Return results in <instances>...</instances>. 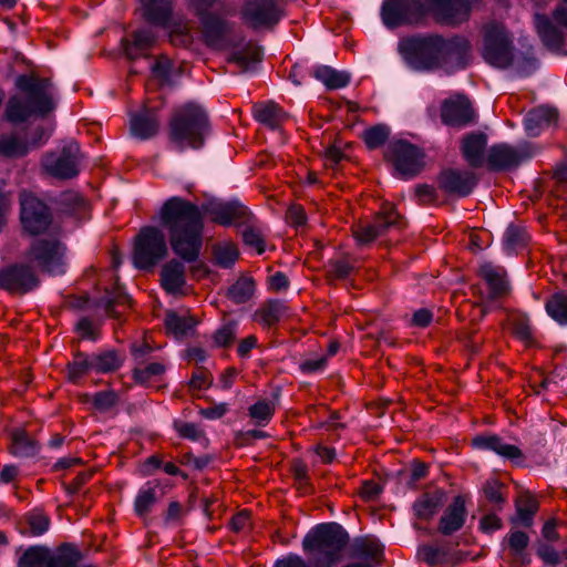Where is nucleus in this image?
Here are the masks:
<instances>
[{"instance_id": "1", "label": "nucleus", "mask_w": 567, "mask_h": 567, "mask_svg": "<svg viewBox=\"0 0 567 567\" xmlns=\"http://www.w3.org/2000/svg\"><path fill=\"white\" fill-rule=\"evenodd\" d=\"M204 214L224 227L249 225L255 217L237 198L213 199L200 207L179 196L166 199L159 210V225L167 231L173 252L181 259H171L161 270V287L169 295L181 292L186 284L183 261L193 264L199 259L204 244Z\"/></svg>"}, {"instance_id": "2", "label": "nucleus", "mask_w": 567, "mask_h": 567, "mask_svg": "<svg viewBox=\"0 0 567 567\" xmlns=\"http://www.w3.org/2000/svg\"><path fill=\"white\" fill-rule=\"evenodd\" d=\"M213 132L207 110L195 101H188L175 110L168 122V138L183 152L199 151Z\"/></svg>"}, {"instance_id": "3", "label": "nucleus", "mask_w": 567, "mask_h": 567, "mask_svg": "<svg viewBox=\"0 0 567 567\" xmlns=\"http://www.w3.org/2000/svg\"><path fill=\"white\" fill-rule=\"evenodd\" d=\"M350 543L347 529L337 522L319 523L311 527L302 539V550L321 567H333L343 559Z\"/></svg>"}, {"instance_id": "4", "label": "nucleus", "mask_w": 567, "mask_h": 567, "mask_svg": "<svg viewBox=\"0 0 567 567\" xmlns=\"http://www.w3.org/2000/svg\"><path fill=\"white\" fill-rule=\"evenodd\" d=\"M442 43V34H413L400 39L398 52L404 65L413 72L426 73L439 68V44Z\"/></svg>"}, {"instance_id": "5", "label": "nucleus", "mask_w": 567, "mask_h": 567, "mask_svg": "<svg viewBox=\"0 0 567 567\" xmlns=\"http://www.w3.org/2000/svg\"><path fill=\"white\" fill-rule=\"evenodd\" d=\"M156 226H144L135 237L132 259L136 269L152 271L168 256L165 234Z\"/></svg>"}, {"instance_id": "6", "label": "nucleus", "mask_w": 567, "mask_h": 567, "mask_svg": "<svg viewBox=\"0 0 567 567\" xmlns=\"http://www.w3.org/2000/svg\"><path fill=\"white\" fill-rule=\"evenodd\" d=\"M514 42L507 29L497 22L484 27L482 58L491 66L506 70L514 63Z\"/></svg>"}, {"instance_id": "7", "label": "nucleus", "mask_w": 567, "mask_h": 567, "mask_svg": "<svg viewBox=\"0 0 567 567\" xmlns=\"http://www.w3.org/2000/svg\"><path fill=\"white\" fill-rule=\"evenodd\" d=\"M19 218L24 233L39 236L53 224L52 207L33 192L22 189L19 193Z\"/></svg>"}, {"instance_id": "8", "label": "nucleus", "mask_w": 567, "mask_h": 567, "mask_svg": "<svg viewBox=\"0 0 567 567\" xmlns=\"http://www.w3.org/2000/svg\"><path fill=\"white\" fill-rule=\"evenodd\" d=\"M424 152L408 140H392L384 150V159L391 163L393 175L403 179H412L423 168Z\"/></svg>"}, {"instance_id": "9", "label": "nucleus", "mask_w": 567, "mask_h": 567, "mask_svg": "<svg viewBox=\"0 0 567 567\" xmlns=\"http://www.w3.org/2000/svg\"><path fill=\"white\" fill-rule=\"evenodd\" d=\"M65 255L66 246L59 239L40 238L31 244L25 256L40 271L56 277L68 270Z\"/></svg>"}, {"instance_id": "10", "label": "nucleus", "mask_w": 567, "mask_h": 567, "mask_svg": "<svg viewBox=\"0 0 567 567\" xmlns=\"http://www.w3.org/2000/svg\"><path fill=\"white\" fill-rule=\"evenodd\" d=\"M380 19L389 31L402 27L417 25L426 19L423 0H382Z\"/></svg>"}, {"instance_id": "11", "label": "nucleus", "mask_w": 567, "mask_h": 567, "mask_svg": "<svg viewBox=\"0 0 567 567\" xmlns=\"http://www.w3.org/2000/svg\"><path fill=\"white\" fill-rule=\"evenodd\" d=\"M282 17L277 0H246L239 11L241 22L252 31L274 30Z\"/></svg>"}, {"instance_id": "12", "label": "nucleus", "mask_w": 567, "mask_h": 567, "mask_svg": "<svg viewBox=\"0 0 567 567\" xmlns=\"http://www.w3.org/2000/svg\"><path fill=\"white\" fill-rule=\"evenodd\" d=\"M41 280L35 270L25 262H12L0 267V289L12 295H28L37 290Z\"/></svg>"}, {"instance_id": "13", "label": "nucleus", "mask_w": 567, "mask_h": 567, "mask_svg": "<svg viewBox=\"0 0 567 567\" xmlns=\"http://www.w3.org/2000/svg\"><path fill=\"white\" fill-rule=\"evenodd\" d=\"M439 47V68H444L449 74L464 71L470 66L472 45L464 35L454 34L447 39L442 35V43Z\"/></svg>"}, {"instance_id": "14", "label": "nucleus", "mask_w": 567, "mask_h": 567, "mask_svg": "<svg viewBox=\"0 0 567 567\" xmlns=\"http://www.w3.org/2000/svg\"><path fill=\"white\" fill-rule=\"evenodd\" d=\"M81 151L75 141L63 145L60 153H48L43 158L44 169L59 179H72L79 175Z\"/></svg>"}, {"instance_id": "15", "label": "nucleus", "mask_w": 567, "mask_h": 567, "mask_svg": "<svg viewBox=\"0 0 567 567\" xmlns=\"http://www.w3.org/2000/svg\"><path fill=\"white\" fill-rule=\"evenodd\" d=\"M478 181L472 171L445 167L436 176V186L447 196L465 198L473 194Z\"/></svg>"}, {"instance_id": "16", "label": "nucleus", "mask_w": 567, "mask_h": 567, "mask_svg": "<svg viewBox=\"0 0 567 567\" xmlns=\"http://www.w3.org/2000/svg\"><path fill=\"white\" fill-rule=\"evenodd\" d=\"M473 450L480 452H491L499 456L504 461L511 462L514 466L524 467L526 465V456L522 450L505 440L496 433H480L471 441Z\"/></svg>"}, {"instance_id": "17", "label": "nucleus", "mask_w": 567, "mask_h": 567, "mask_svg": "<svg viewBox=\"0 0 567 567\" xmlns=\"http://www.w3.org/2000/svg\"><path fill=\"white\" fill-rule=\"evenodd\" d=\"M406 225L405 218L394 208L378 214L373 223L360 225L353 230V236L360 246L373 243L378 237L385 235L390 229H402Z\"/></svg>"}, {"instance_id": "18", "label": "nucleus", "mask_w": 567, "mask_h": 567, "mask_svg": "<svg viewBox=\"0 0 567 567\" xmlns=\"http://www.w3.org/2000/svg\"><path fill=\"white\" fill-rule=\"evenodd\" d=\"M204 43L210 49H224L230 45L229 37L234 30V23L223 18L215 11H209L197 18Z\"/></svg>"}, {"instance_id": "19", "label": "nucleus", "mask_w": 567, "mask_h": 567, "mask_svg": "<svg viewBox=\"0 0 567 567\" xmlns=\"http://www.w3.org/2000/svg\"><path fill=\"white\" fill-rule=\"evenodd\" d=\"M14 86L20 92L30 95L31 102L44 117L55 109L54 101L48 92L51 81L47 78H35L28 74H20L16 78Z\"/></svg>"}, {"instance_id": "20", "label": "nucleus", "mask_w": 567, "mask_h": 567, "mask_svg": "<svg viewBox=\"0 0 567 567\" xmlns=\"http://www.w3.org/2000/svg\"><path fill=\"white\" fill-rule=\"evenodd\" d=\"M530 158V154L508 143H495L488 147L486 166L489 172H509Z\"/></svg>"}, {"instance_id": "21", "label": "nucleus", "mask_w": 567, "mask_h": 567, "mask_svg": "<svg viewBox=\"0 0 567 567\" xmlns=\"http://www.w3.org/2000/svg\"><path fill=\"white\" fill-rule=\"evenodd\" d=\"M440 116L444 125L462 128L472 124L476 114L470 99L465 94H458L442 102Z\"/></svg>"}, {"instance_id": "22", "label": "nucleus", "mask_w": 567, "mask_h": 567, "mask_svg": "<svg viewBox=\"0 0 567 567\" xmlns=\"http://www.w3.org/2000/svg\"><path fill=\"white\" fill-rule=\"evenodd\" d=\"M70 543L59 545L53 551L43 545L28 547L18 560V567H60Z\"/></svg>"}, {"instance_id": "23", "label": "nucleus", "mask_w": 567, "mask_h": 567, "mask_svg": "<svg viewBox=\"0 0 567 567\" xmlns=\"http://www.w3.org/2000/svg\"><path fill=\"white\" fill-rule=\"evenodd\" d=\"M429 475V465L419 460L411 462L410 468H400L385 474L384 482L393 483V493L405 495L409 489H415L417 483Z\"/></svg>"}, {"instance_id": "24", "label": "nucleus", "mask_w": 567, "mask_h": 567, "mask_svg": "<svg viewBox=\"0 0 567 567\" xmlns=\"http://www.w3.org/2000/svg\"><path fill=\"white\" fill-rule=\"evenodd\" d=\"M488 136L482 131H472L462 137L460 151L463 159L473 169L485 166L487 156Z\"/></svg>"}, {"instance_id": "25", "label": "nucleus", "mask_w": 567, "mask_h": 567, "mask_svg": "<svg viewBox=\"0 0 567 567\" xmlns=\"http://www.w3.org/2000/svg\"><path fill=\"white\" fill-rule=\"evenodd\" d=\"M158 109L144 106L130 113V133L140 141H148L159 132Z\"/></svg>"}, {"instance_id": "26", "label": "nucleus", "mask_w": 567, "mask_h": 567, "mask_svg": "<svg viewBox=\"0 0 567 567\" xmlns=\"http://www.w3.org/2000/svg\"><path fill=\"white\" fill-rule=\"evenodd\" d=\"M467 508L465 496L458 494L444 509L439 519L437 532L443 536H452L461 530L466 523Z\"/></svg>"}, {"instance_id": "27", "label": "nucleus", "mask_w": 567, "mask_h": 567, "mask_svg": "<svg viewBox=\"0 0 567 567\" xmlns=\"http://www.w3.org/2000/svg\"><path fill=\"white\" fill-rule=\"evenodd\" d=\"M478 276L488 287V300H496L511 292V282L504 267L484 262L478 268Z\"/></svg>"}, {"instance_id": "28", "label": "nucleus", "mask_w": 567, "mask_h": 567, "mask_svg": "<svg viewBox=\"0 0 567 567\" xmlns=\"http://www.w3.org/2000/svg\"><path fill=\"white\" fill-rule=\"evenodd\" d=\"M143 19L159 28H168L173 23L174 1L173 0H140Z\"/></svg>"}, {"instance_id": "29", "label": "nucleus", "mask_w": 567, "mask_h": 567, "mask_svg": "<svg viewBox=\"0 0 567 567\" xmlns=\"http://www.w3.org/2000/svg\"><path fill=\"white\" fill-rule=\"evenodd\" d=\"M558 111L548 105H539L527 112L523 120L524 130L527 136L537 137L543 128L557 123Z\"/></svg>"}, {"instance_id": "30", "label": "nucleus", "mask_w": 567, "mask_h": 567, "mask_svg": "<svg viewBox=\"0 0 567 567\" xmlns=\"http://www.w3.org/2000/svg\"><path fill=\"white\" fill-rule=\"evenodd\" d=\"M445 499L446 492L442 488L425 492L413 502V514L417 519L430 522L443 507Z\"/></svg>"}, {"instance_id": "31", "label": "nucleus", "mask_w": 567, "mask_h": 567, "mask_svg": "<svg viewBox=\"0 0 567 567\" xmlns=\"http://www.w3.org/2000/svg\"><path fill=\"white\" fill-rule=\"evenodd\" d=\"M535 29L542 43L550 51H559L564 45L563 32L544 13H535Z\"/></svg>"}, {"instance_id": "32", "label": "nucleus", "mask_w": 567, "mask_h": 567, "mask_svg": "<svg viewBox=\"0 0 567 567\" xmlns=\"http://www.w3.org/2000/svg\"><path fill=\"white\" fill-rule=\"evenodd\" d=\"M310 74L329 91L347 87L351 82V73L344 70H337L330 65L316 64Z\"/></svg>"}, {"instance_id": "33", "label": "nucleus", "mask_w": 567, "mask_h": 567, "mask_svg": "<svg viewBox=\"0 0 567 567\" xmlns=\"http://www.w3.org/2000/svg\"><path fill=\"white\" fill-rule=\"evenodd\" d=\"M32 115L40 116V112L27 94L25 101L18 96H11L4 107L3 120L12 125L25 123Z\"/></svg>"}, {"instance_id": "34", "label": "nucleus", "mask_w": 567, "mask_h": 567, "mask_svg": "<svg viewBox=\"0 0 567 567\" xmlns=\"http://www.w3.org/2000/svg\"><path fill=\"white\" fill-rule=\"evenodd\" d=\"M155 42L153 33L147 29H138L132 33V40L121 39L123 53L131 62L137 61L142 56V51L150 49Z\"/></svg>"}, {"instance_id": "35", "label": "nucleus", "mask_w": 567, "mask_h": 567, "mask_svg": "<svg viewBox=\"0 0 567 567\" xmlns=\"http://www.w3.org/2000/svg\"><path fill=\"white\" fill-rule=\"evenodd\" d=\"M256 280L247 275H240L237 280L231 284L225 292V297L234 305H244L249 302L256 295Z\"/></svg>"}, {"instance_id": "36", "label": "nucleus", "mask_w": 567, "mask_h": 567, "mask_svg": "<svg viewBox=\"0 0 567 567\" xmlns=\"http://www.w3.org/2000/svg\"><path fill=\"white\" fill-rule=\"evenodd\" d=\"M286 116L287 113L274 101L259 103L254 106V118L271 131L278 130L280 122L284 121Z\"/></svg>"}, {"instance_id": "37", "label": "nucleus", "mask_w": 567, "mask_h": 567, "mask_svg": "<svg viewBox=\"0 0 567 567\" xmlns=\"http://www.w3.org/2000/svg\"><path fill=\"white\" fill-rule=\"evenodd\" d=\"M264 59V48L256 45L251 48L249 44L241 50L233 51L228 56V62L240 68L241 73L256 71V65Z\"/></svg>"}, {"instance_id": "38", "label": "nucleus", "mask_w": 567, "mask_h": 567, "mask_svg": "<svg viewBox=\"0 0 567 567\" xmlns=\"http://www.w3.org/2000/svg\"><path fill=\"white\" fill-rule=\"evenodd\" d=\"M10 452L13 456L20 458H29L39 454L41 450L40 443L32 439L23 429H16L11 434Z\"/></svg>"}, {"instance_id": "39", "label": "nucleus", "mask_w": 567, "mask_h": 567, "mask_svg": "<svg viewBox=\"0 0 567 567\" xmlns=\"http://www.w3.org/2000/svg\"><path fill=\"white\" fill-rule=\"evenodd\" d=\"M162 486L159 480L147 481L142 485L134 499V513L138 517L147 516L157 502L156 488Z\"/></svg>"}, {"instance_id": "40", "label": "nucleus", "mask_w": 567, "mask_h": 567, "mask_svg": "<svg viewBox=\"0 0 567 567\" xmlns=\"http://www.w3.org/2000/svg\"><path fill=\"white\" fill-rule=\"evenodd\" d=\"M51 207L63 216H74L83 206V198L74 190H64L48 197Z\"/></svg>"}, {"instance_id": "41", "label": "nucleus", "mask_w": 567, "mask_h": 567, "mask_svg": "<svg viewBox=\"0 0 567 567\" xmlns=\"http://www.w3.org/2000/svg\"><path fill=\"white\" fill-rule=\"evenodd\" d=\"M281 388L277 386L271 393V401L258 400L248 409V415L255 420L256 425L266 426L275 414V404L279 402Z\"/></svg>"}, {"instance_id": "42", "label": "nucleus", "mask_w": 567, "mask_h": 567, "mask_svg": "<svg viewBox=\"0 0 567 567\" xmlns=\"http://www.w3.org/2000/svg\"><path fill=\"white\" fill-rule=\"evenodd\" d=\"M131 302V297L124 291L105 290V293L94 300L91 299V308H103L106 316L120 319L117 306H125Z\"/></svg>"}, {"instance_id": "43", "label": "nucleus", "mask_w": 567, "mask_h": 567, "mask_svg": "<svg viewBox=\"0 0 567 567\" xmlns=\"http://www.w3.org/2000/svg\"><path fill=\"white\" fill-rule=\"evenodd\" d=\"M349 544L352 558L378 559L384 551V546L378 539H369L364 536L354 537Z\"/></svg>"}, {"instance_id": "44", "label": "nucleus", "mask_w": 567, "mask_h": 567, "mask_svg": "<svg viewBox=\"0 0 567 567\" xmlns=\"http://www.w3.org/2000/svg\"><path fill=\"white\" fill-rule=\"evenodd\" d=\"M66 372L71 383H79L84 375L95 372L93 354L75 351L72 361L66 363Z\"/></svg>"}, {"instance_id": "45", "label": "nucleus", "mask_w": 567, "mask_h": 567, "mask_svg": "<svg viewBox=\"0 0 567 567\" xmlns=\"http://www.w3.org/2000/svg\"><path fill=\"white\" fill-rule=\"evenodd\" d=\"M545 311L559 327H567V290L553 292L546 299Z\"/></svg>"}, {"instance_id": "46", "label": "nucleus", "mask_w": 567, "mask_h": 567, "mask_svg": "<svg viewBox=\"0 0 567 567\" xmlns=\"http://www.w3.org/2000/svg\"><path fill=\"white\" fill-rule=\"evenodd\" d=\"M93 354L95 373L107 374L120 370L125 355L115 349L102 350Z\"/></svg>"}, {"instance_id": "47", "label": "nucleus", "mask_w": 567, "mask_h": 567, "mask_svg": "<svg viewBox=\"0 0 567 567\" xmlns=\"http://www.w3.org/2000/svg\"><path fill=\"white\" fill-rule=\"evenodd\" d=\"M506 485L497 478L486 480L480 489L481 496L495 512H502L506 503L504 489Z\"/></svg>"}, {"instance_id": "48", "label": "nucleus", "mask_w": 567, "mask_h": 567, "mask_svg": "<svg viewBox=\"0 0 567 567\" xmlns=\"http://www.w3.org/2000/svg\"><path fill=\"white\" fill-rule=\"evenodd\" d=\"M529 240L530 236L525 227L511 223L503 234V249L509 254L518 248H525Z\"/></svg>"}, {"instance_id": "49", "label": "nucleus", "mask_w": 567, "mask_h": 567, "mask_svg": "<svg viewBox=\"0 0 567 567\" xmlns=\"http://www.w3.org/2000/svg\"><path fill=\"white\" fill-rule=\"evenodd\" d=\"M197 320H195L193 317L186 318L179 316L174 310H168L164 319V324L167 331L177 338L188 336L197 326Z\"/></svg>"}, {"instance_id": "50", "label": "nucleus", "mask_w": 567, "mask_h": 567, "mask_svg": "<svg viewBox=\"0 0 567 567\" xmlns=\"http://www.w3.org/2000/svg\"><path fill=\"white\" fill-rule=\"evenodd\" d=\"M391 128L384 123H379L365 128L362 133V140L368 150L373 151L382 147L389 140Z\"/></svg>"}, {"instance_id": "51", "label": "nucleus", "mask_w": 567, "mask_h": 567, "mask_svg": "<svg viewBox=\"0 0 567 567\" xmlns=\"http://www.w3.org/2000/svg\"><path fill=\"white\" fill-rule=\"evenodd\" d=\"M417 556L430 567L447 563L451 551L445 547H437L431 544L420 545L417 548Z\"/></svg>"}, {"instance_id": "52", "label": "nucleus", "mask_w": 567, "mask_h": 567, "mask_svg": "<svg viewBox=\"0 0 567 567\" xmlns=\"http://www.w3.org/2000/svg\"><path fill=\"white\" fill-rule=\"evenodd\" d=\"M286 310L287 307L282 300L268 299L266 303L256 311L255 316L260 315L264 324L274 326L280 321Z\"/></svg>"}, {"instance_id": "53", "label": "nucleus", "mask_w": 567, "mask_h": 567, "mask_svg": "<svg viewBox=\"0 0 567 567\" xmlns=\"http://www.w3.org/2000/svg\"><path fill=\"white\" fill-rule=\"evenodd\" d=\"M516 508V518H512L511 522L513 524L519 523L524 527H532L534 523V517L538 511V503L535 498L528 496L522 504L517 502L515 505Z\"/></svg>"}, {"instance_id": "54", "label": "nucleus", "mask_w": 567, "mask_h": 567, "mask_svg": "<svg viewBox=\"0 0 567 567\" xmlns=\"http://www.w3.org/2000/svg\"><path fill=\"white\" fill-rule=\"evenodd\" d=\"M28 145L14 135L0 136V154L8 158L23 157L28 154Z\"/></svg>"}, {"instance_id": "55", "label": "nucleus", "mask_w": 567, "mask_h": 567, "mask_svg": "<svg viewBox=\"0 0 567 567\" xmlns=\"http://www.w3.org/2000/svg\"><path fill=\"white\" fill-rule=\"evenodd\" d=\"M239 258V250L233 244L214 248L215 264L223 269H231Z\"/></svg>"}, {"instance_id": "56", "label": "nucleus", "mask_w": 567, "mask_h": 567, "mask_svg": "<svg viewBox=\"0 0 567 567\" xmlns=\"http://www.w3.org/2000/svg\"><path fill=\"white\" fill-rule=\"evenodd\" d=\"M540 66L539 60L534 54L533 49L523 52L516 61V73L519 78L526 79L532 76Z\"/></svg>"}, {"instance_id": "57", "label": "nucleus", "mask_w": 567, "mask_h": 567, "mask_svg": "<svg viewBox=\"0 0 567 567\" xmlns=\"http://www.w3.org/2000/svg\"><path fill=\"white\" fill-rule=\"evenodd\" d=\"M238 324L237 320L231 319L218 328L213 336L215 346L218 348L230 347L236 338Z\"/></svg>"}, {"instance_id": "58", "label": "nucleus", "mask_w": 567, "mask_h": 567, "mask_svg": "<svg viewBox=\"0 0 567 567\" xmlns=\"http://www.w3.org/2000/svg\"><path fill=\"white\" fill-rule=\"evenodd\" d=\"M513 333L517 339L530 344L533 339L530 320L527 313H518L512 319Z\"/></svg>"}, {"instance_id": "59", "label": "nucleus", "mask_w": 567, "mask_h": 567, "mask_svg": "<svg viewBox=\"0 0 567 567\" xmlns=\"http://www.w3.org/2000/svg\"><path fill=\"white\" fill-rule=\"evenodd\" d=\"M165 372V365L159 362H152L145 368L135 367L132 371V378L136 384L147 385L148 381Z\"/></svg>"}, {"instance_id": "60", "label": "nucleus", "mask_w": 567, "mask_h": 567, "mask_svg": "<svg viewBox=\"0 0 567 567\" xmlns=\"http://www.w3.org/2000/svg\"><path fill=\"white\" fill-rule=\"evenodd\" d=\"M25 522L29 526L32 536H41L50 528V517L42 512L33 511L25 516Z\"/></svg>"}, {"instance_id": "61", "label": "nucleus", "mask_w": 567, "mask_h": 567, "mask_svg": "<svg viewBox=\"0 0 567 567\" xmlns=\"http://www.w3.org/2000/svg\"><path fill=\"white\" fill-rule=\"evenodd\" d=\"M120 401L118 394L114 390L99 391L93 395L92 404L99 412H109Z\"/></svg>"}, {"instance_id": "62", "label": "nucleus", "mask_w": 567, "mask_h": 567, "mask_svg": "<svg viewBox=\"0 0 567 567\" xmlns=\"http://www.w3.org/2000/svg\"><path fill=\"white\" fill-rule=\"evenodd\" d=\"M505 540L512 555H523L529 545V536L523 530L509 532Z\"/></svg>"}, {"instance_id": "63", "label": "nucleus", "mask_w": 567, "mask_h": 567, "mask_svg": "<svg viewBox=\"0 0 567 567\" xmlns=\"http://www.w3.org/2000/svg\"><path fill=\"white\" fill-rule=\"evenodd\" d=\"M173 63L167 58H159L151 65V72L154 78L164 84L172 83Z\"/></svg>"}, {"instance_id": "64", "label": "nucleus", "mask_w": 567, "mask_h": 567, "mask_svg": "<svg viewBox=\"0 0 567 567\" xmlns=\"http://www.w3.org/2000/svg\"><path fill=\"white\" fill-rule=\"evenodd\" d=\"M272 567H321L311 556H308V560L302 558L300 555L289 553L288 555L279 558L275 561Z\"/></svg>"}]
</instances>
